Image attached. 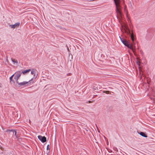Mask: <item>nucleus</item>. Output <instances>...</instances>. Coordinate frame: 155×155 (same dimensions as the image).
Listing matches in <instances>:
<instances>
[{"mask_svg": "<svg viewBox=\"0 0 155 155\" xmlns=\"http://www.w3.org/2000/svg\"><path fill=\"white\" fill-rule=\"evenodd\" d=\"M14 79L15 80L16 83H18V79L21 76V71H18L16 72L15 73Z\"/></svg>", "mask_w": 155, "mask_h": 155, "instance_id": "5", "label": "nucleus"}, {"mask_svg": "<svg viewBox=\"0 0 155 155\" xmlns=\"http://www.w3.org/2000/svg\"><path fill=\"white\" fill-rule=\"evenodd\" d=\"M36 70H35L32 69L31 71V73L32 74L34 75V77L32 78V79H34L33 81L35 80V79L37 77V75H36Z\"/></svg>", "mask_w": 155, "mask_h": 155, "instance_id": "8", "label": "nucleus"}, {"mask_svg": "<svg viewBox=\"0 0 155 155\" xmlns=\"http://www.w3.org/2000/svg\"><path fill=\"white\" fill-rule=\"evenodd\" d=\"M11 60L14 63V64H15V63H18L17 61L15 59H13V58H11Z\"/></svg>", "mask_w": 155, "mask_h": 155, "instance_id": "12", "label": "nucleus"}, {"mask_svg": "<svg viewBox=\"0 0 155 155\" xmlns=\"http://www.w3.org/2000/svg\"><path fill=\"white\" fill-rule=\"evenodd\" d=\"M150 98L152 100L153 99V98H152V97H150Z\"/></svg>", "mask_w": 155, "mask_h": 155, "instance_id": "20", "label": "nucleus"}, {"mask_svg": "<svg viewBox=\"0 0 155 155\" xmlns=\"http://www.w3.org/2000/svg\"><path fill=\"white\" fill-rule=\"evenodd\" d=\"M138 133L141 136L144 137H147V135L143 132H140V133Z\"/></svg>", "mask_w": 155, "mask_h": 155, "instance_id": "10", "label": "nucleus"}, {"mask_svg": "<svg viewBox=\"0 0 155 155\" xmlns=\"http://www.w3.org/2000/svg\"><path fill=\"white\" fill-rule=\"evenodd\" d=\"M15 75V74H14L13 75H12L10 78V81H13V80H12V78H13V77H14V76Z\"/></svg>", "mask_w": 155, "mask_h": 155, "instance_id": "13", "label": "nucleus"}, {"mask_svg": "<svg viewBox=\"0 0 155 155\" xmlns=\"http://www.w3.org/2000/svg\"><path fill=\"white\" fill-rule=\"evenodd\" d=\"M93 101H89V103H92L93 102Z\"/></svg>", "mask_w": 155, "mask_h": 155, "instance_id": "18", "label": "nucleus"}, {"mask_svg": "<svg viewBox=\"0 0 155 155\" xmlns=\"http://www.w3.org/2000/svg\"><path fill=\"white\" fill-rule=\"evenodd\" d=\"M20 25V23L19 22L16 23L14 25H10V26L12 28H18Z\"/></svg>", "mask_w": 155, "mask_h": 155, "instance_id": "7", "label": "nucleus"}, {"mask_svg": "<svg viewBox=\"0 0 155 155\" xmlns=\"http://www.w3.org/2000/svg\"><path fill=\"white\" fill-rule=\"evenodd\" d=\"M68 51L69 50L68 47Z\"/></svg>", "mask_w": 155, "mask_h": 155, "instance_id": "21", "label": "nucleus"}, {"mask_svg": "<svg viewBox=\"0 0 155 155\" xmlns=\"http://www.w3.org/2000/svg\"><path fill=\"white\" fill-rule=\"evenodd\" d=\"M116 8V12L118 16L121 17L122 13L120 11L121 7L120 6V0H114Z\"/></svg>", "mask_w": 155, "mask_h": 155, "instance_id": "1", "label": "nucleus"}, {"mask_svg": "<svg viewBox=\"0 0 155 155\" xmlns=\"http://www.w3.org/2000/svg\"><path fill=\"white\" fill-rule=\"evenodd\" d=\"M38 139L42 143H45L46 141V138L45 136H42L41 135L38 136Z\"/></svg>", "mask_w": 155, "mask_h": 155, "instance_id": "6", "label": "nucleus"}, {"mask_svg": "<svg viewBox=\"0 0 155 155\" xmlns=\"http://www.w3.org/2000/svg\"><path fill=\"white\" fill-rule=\"evenodd\" d=\"M34 79H31L28 81H24L22 82L17 83L19 86H21L27 84V85H30L31 83H33Z\"/></svg>", "mask_w": 155, "mask_h": 155, "instance_id": "4", "label": "nucleus"}, {"mask_svg": "<svg viewBox=\"0 0 155 155\" xmlns=\"http://www.w3.org/2000/svg\"><path fill=\"white\" fill-rule=\"evenodd\" d=\"M31 69H29L27 70H24L22 72H21V73H23L24 74H26L29 72L31 71Z\"/></svg>", "mask_w": 155, "mask_h": 155, "instance_id": "11", "label": "nucleus"}, {"mask_svg": "<svg viewBox=\"0 0 155 155\" xmlns=\"http://www.w3.org/2000/svg\"><path fill=\"white\" fill-rule=\"evenodd\" d=\"M14 133H15V136L16 137L18 138V135H17V133H16V131L15 130V132Z\"/></svg>", "mask_w": 155, "mask_h": 155, "instance_id": "17", "label": "nucleus"}, {"mask_svg": "<svg viewBox=\"0 0 155 155\" xmlns=\"http://www.w3.org/2000/svg\"><path fill=\"white\" fill-rule=\"evenodd\" d=\"M99 60L102 61H104V60L103 58H101L100 57H99Z\"/></svg>", "mask_w": 155, "mask_h": 155, "instance_id": "15", "label": "nucleus"}, {"mask_svg": "<svg viewBox=\"0 0 155 155\" xmlns=\"http://www.w3.org/2000/svg\"><path fill=\"white\" fill-rule=\"evenodd\" d=\"M102 56H103L104 57V55H103V54H101V57H102Z\"/></svg>", "mask_w": 155, "mask_h": 155, "instance_id": "19", "label": "nucleus"}, {"mask_svg": "<svg viewBox=\"0 0 155 155\" xmlns=\"http://www.w3.org/2000/svg\"><path fill=\"white\" fill-rule=\"evenodd\" d=\"M50 149V146L49 145H48L47 146V150H49Z\"/></svg>", "mask_w": 155, "mask_h": 155, "instance_id": "16", "label": "nucleus"}, {"mask_svg": "<svg viewBox=\"0 0 155 155\" xmlns=\"http://www.w3.org/2000/svg\"><path fill=\"white\" fill-rule=\"evenodd\" d=\"M126 29L124 30L125 31L126 33L127 34L129 35L130 36L131 38L132 41L133 42H134L135 39V36L134 35V34L132 31L131 32L130 30L129 29L128 26H125Z\"/></svg>", "mask_w": 155, "mask_h": 155, "instance_id": "3", "label": "nucleus"}, {"mask_svg": "<svg viewBox=\"0 0 155 155\" xmlns=\"http://www.w3.org/2000/svg\"><path fill=\"white\" fill-rule=\"evenodd\" d=\"M103 92L107 94H110V91H104Z\"/></svg>", "mask_w": 155, "mask_h": 155, "instance_id": "14", "label": "nucleus"}, {"mask_svg": "<svg viewBox=\"0 0 155 155\" xmlns=\"http://www.w3.org/2000/svg\"><path fill=\"white\" fill-rule=\"evenodd\" d=\"M120 40L122 43L126 46H127L128 48H130V49L132 50L133 52L134 53V49L133 48V45L132 44H130V41H127L125 39L121 38L120 37Z\"/></svg>", "mask_w": 155, "mask_h": 155, "instance_id": "2", "label": "nucleus"}, {"mask_svg": "<svg viewBox=\"0 0 155 155\" xmlns=\"http://www.w3.org/2000/svg\"><path fill=\"white\" fill-rule=\"evenodd\" d=\"M109 88H112L111 87H109Z\"/></svg>", "mask_w": 155, "mask_h": 155, "instance_id": "22", "label": "nucleus"}, {"mask_svg": "<svg viewBox=\"0 0 155 155\" xmlns=\"http://www.w3.org/2000/svg\"><path fill=\"white\" fill-rule=\"evenodd\" d=\"M6 132H7L9 134V135H10L12 136V137L13 136L14 134L15 130H8L5 131Z\"/></svg>", "mask_w": 155, "mask_h": 155, "instance_id": "9", "label": "nucleus"}]
</instances>
